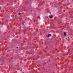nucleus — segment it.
Wrapping results in <instances>:
<instances>
[{
	"mask_svg": "<svg viewBox=\"0 0 73 73\" xmlns=\"http://www.w3.org/2000/svg\"><path fill=\"white\" fill-rule=\"evenodd\" d=\"M50 36H52V35L50 34H49L48 35V37L49 38V37Z\"/></svg>",
	"mask_w": 73,
	"mask_h": 73,
	"instance_id": "obj_1",
	"label": "nucleus"
},
{
	"mask_svg": "<svg viewBox=\"0 0 73 73\" xmlns=\"http://www.w3.org/2000/svg\"><path fill=\"white\" fill-rule=\"evenodd\" d=\"M32 10H31V12H32Z\"/></svg>",
	"mask_w": 73,
	"mask_h": 73,
	"instance_id": "obj_6",
	"label": "nucleus"
},
{
	"mask_svg": "<svg viewBox=\"0 0 73 73\" xmlns=\"http://www.w3.org/2000/svg\"><path fill=\"white\" fill-rule=\"evenodd\" d=\"M53 17V16L52 15H50V19L52 18Z\"/></svg>",
	"mask_w": 73,
	"mask_h": 73,
	"instance_id": "obj_2",
	"label": "nucleus"
},
{
	"mask_svg": "<svg viewBox=\"0 0 73 73\" xmlns=\"http://www.w3.org/2000/svg\"><path fill=\"white\" fill-rule=\"evenodd\" d=\"M19 15H21V13H18Z\"/></svg>",
	"mask_w": 73,
	"mask_h": 73,
	"instance_id": "obj_4",
	"label": "nucleus"
},
{
	"mask_svg": "<svg viewBox=\"0 0 73 73\" xmlns=\"http://www.w3.org/2000/svg\"><path fill=\"white\" fill-rule=\"evenodd\" d=\"M64 36H66V33L64 32Z\"/></svg>",
	"mask_w": 73,
	"mask_h": 73,
	"instance_id": "obj_3",
	"label": "nucleus"
},
{
	"mask_svg": "<svg viewBox=\"0 0 73 73\" xmlns=\"http://www.w3.org/2000/svg\"><path fill=\"white\" fill-rule=\"evenodd\" d=\"M17 48H18V47H17Z\"/></svg>",
	"mask_w": 73,
	"mask_h": 73,
	"instance_id": "obj_5",
	"label": "nucleus"
},
{
	"mask_svg": "<svg viewBox=\"0 0 73 73\" xmlns=\"http://www.w3.org/2000/svg\"><path fill=\"white\" fill-rule=\"evenodd\" d=\"M23 73H24V72H23Z\"/></svg>",
	"mask_w": 73,
	"mask_h": 73,
	"instance_id": "obj_7",
	"label": "nucleus"
}]
</instances>
